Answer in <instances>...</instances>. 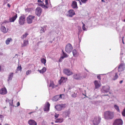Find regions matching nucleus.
<instances>
[{
	"mask_svg": "<svg viewBox=\"0 0 125 125\" xmlns=\"http://www.w3.org/2000/svg\"><path fill=\"white\" fill-rule=\"evenodd\" d=\"M12 39L11 38H8L6 41V43L7 45L9 44L10 42H12Z\"/></svg>",
	"mask_w": 125,
	"mask_h": 125,
	"instance_id": "29",
	"label": "nucleus"
},
{
	"mask_svg": "<svg viewBox=\"0 0 125 125\" xmlns=\"http://www.w3.org/2000/svg\"><path fill=\"white\" fill-rule=\"evenodd\" d=\"M31 72V70H30L27 71L26 72V74L27 75H28L30 74Z\"/></svg>",
	"mask_w": 125,
	"mask_h": 125,
	"instance_id": "38",
	"label": "nucleus"
},
{
	"mask_svg": "<svg viewBox=\"0 0 125 125\" xmlns=\"http://www.w3.org/2000/svg\"><path fill=\"white\" fill-rule=\"evenodd\" d=\"M103 89L104 93H107L109 92L110 87L108 85H106L103 87L102 89Z\"/></svg>",
	"mask_w": 125,
	"mask_h": 125,
	"instance_id": "13",
	"label": "nucleus"
},
{
	"mask_svg": "<svg viewBox=\"0 0 125 125\" xmlns=\"http://www.w3.org/2000/svg\"><path fill=\"white\" fill-rule=\"evenodd\" d=\"M46 69L45 67H44L41 70H38V71H39L40 73H43L46 72Z\"/></svg>",
	"mask_w": 125,
	"mask_h": 125,
	"instance_id": "28",
	"label": "nucleus"
},
{
	"mask_svg": "<svg viewBox=\"0 0 125 125\" xmlns=\"http://www.w3.org/2000/svg\"><path fill=\"white\" fill-rule=\"evenodd\" d=\"M72 96L74 97H76V94H75V93H74L72 95Z\"/></svg>",
	"mask_w": 125,
	"mask_h": 125,
	"instance_id": "43",
	"label": "nucleus"
},
{
	"mask_svg": "<svg viewBox=\"0 0 125 125\" xmlns=\"http://www.w3.org/2000/svg\"><path fill=\"white\" fill-rule=\"evenodd\" d=\"M95 87L96 88H99L100 86V85L99 83L97 81H95L94 82Z\"/></svg>",
	"mask_w": 125,
	"mask_h": 125,
	"instance_id": "27",
	"label": "nucleus"
},
{
	"mask_svg": "<svg viewBox=\"0 0 125 125\" xmlns=\"http://www.w3.org/2000/svg\"><path fill=\"white\" fill-rule=\"evenodd\" d=\"M13 100H12V102H11V103H10V104L11 105H12V104H13Z\"/></svg>",
	"mask_w": 125,
	"mask_h": 125,
	"instance_id": "48",
	"label": "nucleus"
},
{
	"mask_svg": "<svg viewBox=\"0 0 125 125\" xmlns=\"http://www.w3.org/2000/svg\"><path fill=\"white\" fill-rule=\"evenodd\" d=\"M68 112H65V114H66V113L68 114Z\"/></svg>",
	"mask_w": 125,
	"mask_h": 125,
	"instance_id": "58",
	"label": "nucleus"
},
{
	"mask_svg": "<svg viewBox=\"0 0 125 125\" xmlns=\"http://www.w3.org/2000/svg\"><path fill=\"white\" fill-rule=\"evenodd\" d=\"M3 117V116L2 115H0V118H2Z\"/></svg>",
	"mask_w": 125,
	"mask_h": 125,
	"instance_id": "49",
	"label": "nucleus"
},
{
	"mask_svg": "<svg viewBox=\"0 0 125 125\" xmlns=\"http://www.w3.org/2000/svg\"><path fill=\"white\" fill-rule=\"evenodd\" d=\"M28 123L30 125H37L36 122L34 120H30L28 121Z\"/></svg>",
	"mask_w": 125,
	"mask_h": 125,
	"instance_id": "17",
	"label": "nucleus"
},
{
	"mask_svg": "<svg viewBox=\"0 0 125 125\" xmlns=\"http://www.w3.org/2000/svg\"><path fill=\"white\" fill-rule=\"evenodd\" d=\"M7 6L9 7H10V5L9 3L7 4Z\"/></svg>",
	"mask_w": 125,
	"mask_h": 125,
	"instance_id": "50",
	"label": "nucleus"
},
{
	"mask_svg": "<svg viewBox=\"0 0 125 125\" xmlns=\"http://www.w3.org/2000/svg\"><path fill=\"white\" fill-rule=\"evenodd\" d=\"M17 17V15L16 14L15 15L10 19V22H13L16 19Z\"/></svg>",
	"mask_w": 125,
	"mask_h": 125,
	"instance_id": "20",
	"label": "nucleus"
},
{
	"mask_svg": "<svg viewBox=\"0 0 125 125\" xmlns=\"http://www.w3.org/2000/svg\"><path fill=\"white\" fill-rule=\"evenodd\" d=\"M28 34V33L27 32L26 33L24 34H23L22 36L21 37V38L23 39H24V38H26Z\"/></svg>",
	"mask_w": 125,
	"mask_h": 125,
	"instance_id": "33",
	"label": "nucleus"
},
{
	"mask_svg": "<svg viewBox=\"0 0 125 125\" xmlns=\"http://www.w3.org/2000/svg\"><path fill=\"white\" fill-rule=\"evenodd\" d=\"M122 40H123V43L124 44V42H123V39H122Z\"/></svg>",
	"mask_w": 125,
	"mask_h": 125,
	"instance_id": "60",
	"label": "nucleus"
},
{
	"mask_svg": "<svg viewBox=\"0 0 125 125\" xmlns=\"http://www.w3.org/2000/svg\"><path fill=\"white\" fill-rule=\"evenodd\" d=\"M71 6L73 9L78 8L77 2L75 1H73L71 4Z\"/></svg>",
	"mask_w": 125,
	"mask_h": 125,
	"instance_id": "16",
	"label": "nucleus"
},
{
	"mask_svg": "<svg viewBox=\"0 0 125 125\" xmlns=\"http://www.w3.org/2000/svg\"><path fill=\"white\" fill-rule=\"evenodd\" d=\"M7 90L5 87L0 89V94H1L3 95L6 94H7Z\"/></svg>",
	"mask_w": 125,
	"mask_h": 125,
	"instance_id": "12",
	"label": "nucleus"
},
{
	"mask_svg": "<svg viewBox=\"0 0 125 125\" xmlns=\"http://www.w3.org/2000/svg\"><path fill=\"white\" fill-rule=\"evenodd\" d=\"M123 122L122 119H116L113 124V125H122Z\"/></svg>",
	"mask_w": 125,
	"mask_h": 125,
	"instance_id": "7",
	"label": "nucleus"
},
{
	"mask_svg": "<svg viewBox=\"0 0 125 125\" xmlns=\"http://www.w3.org/2000/svg\"><path fill=\"white\" fill-rule=\"evenodd\" d=\"M82 23L83 24V25L82 27V28L83 30H85L86 29L85 27V24L83 23V22H82Z\"/></svg>",
	"mask_w": 125,
	"mask_h": 125,
	"instance_id": "41",
	"label": "nucleus"
},
{
	"mask_svg": "<svg viewBox=\"0 0 125 125\" xmlns=\"http://www.w3.org/2000/svg\"><path fill=\"white\" fill-rule=\"evenodd\" d=\"M42 12L41 8L40 7H38L36 8L35 10V13L38 16H40Z\"/></svg>",
	"mask_w": 125,
	"mask_h": 125,
	"instance_id": "8",
	"label": "nucleus"
},
{
	"mask_svg": "<svg viewBox=\"0 0 125 125\" xmlns=\"http://www.w3.org/2000/svg\"><path fill=\"white\" fill-rule=\"evenodd\" d=\"M59 115V114H57L56 113H55L54 115V117L56 118L58 117Z\"/></svg>",
	"mask_w": 125,
	"mask_h": 125,
	"instance_id": "42",
	"label": "nucleus"
},
{
	"mask_svg": "<svg viewBox=\"0 0 125 125\" xmlns=\"http://www.w3.org/2000/svg\"><path fill=\"white\" fill-rule=\"evenodd\" d=\"M86 70L88 72V71H87V70Z\"/></svg>",
	"mask_w": 125,
	"mask_h": 125,
	"instance_id": "63",
	"label": "nucleus"
},
{
	"mask_svg": "<svg viewBox=\"0 0 125 125\" xmlns=\"http://www.w3.org/2000/svg\"><path fill=\"white\" fill-rule=\"evenodd\" d=\"M72 52L73 56L75 57H77L79 55L78 53L75 49L73 50Z\"/></svg>",
	"mask_w": 125,
	"mask_h": 125,
	"instance_id": "21",
	"label": "nucleus"
},
{
	"mask_svg": "<svg viewBox=\"0 0 125 125\" xmlns=\"http://www.w3.org/2000/svg\"><path fill=\"white\" fill-rule=\"evenodd\" d=\"M73 78L76 80H79L81 79L82 77L80 73L74 74L73 76Z\"/></svg>",
	"mask_w": 125,
	"mask_h": 125,
	"instance_id": "11",
	"label": "nucleus"
},
{
	"mask_svg": "<svg viewBox=\"0 0 125 125\" xmlns=\"http://www.w3.org/2000/svg\"><path fill=\"white\" fill-rule=\"evenodd\" d=\"M101 119V118L99 116L95 117L93 120V123L94 125H98L100 123Z\"/></svg>",
	"mask_w": 125,
	"mask_h": 125,
	"instance_id": "3",
	"label": "nucleus"
},
{
	"mask_svg": "<svg viewBox=\"0 0 125 125\" xmlns=\"http://www.w3.org/2000/svg\"><path fill=\"white\" fill-rule=\"evenodd\" d=\"M49 0H45V5L44 4H43V5H42H42H41V6L43 8H48V1Z\"/></svg>",
	"mask_w": 125,
	"mask_h": 125,
	"instance_id": "18",
	"label": "nucleus"
},
{
	"mask_svg": "<svg viewBox=\"0 0 125 125\" xmlns=\"http://www.w3.org/2000/svg\"><path fill=\"white\" fill-rule=\"evenodd\" d=\"M69 16L72 17L73 15L75 14V13L74 10H70L68 11Z\"/></svg>",
	"mask_w": 125,
	"mask_h": 125,
	"instance_id": "15",
	"label": "nucleus"
},
{
	"mask_svg": "<svg viewBox=\"0 0 125 125\" xmlns=\"http://www.w3.org/2000/svg\"><path fill=\"white\" fill-rule=\"evenodd\" d=\"M16 70L17 71H21L22 70V68L21 65H18V67L17 68V69Z\"/></svg>",
	"mask_w": 125,
	"mask_h": 125,
	"instance_id": "35",
	"label": "nucleus"
},
{
	"mask_svg": "<svg viewBox=\"0 0 125 125\" xmlns=\"http://www.w3.org/2000/svg\"><path fill=\"white\" fill-rule=\"evenodd\" d=\"M41 31H42V32H44V29L43 28H42L41 29Z\"/></svg>",
	"mask_w": 125,
	"mask_h": 125,
	"instance_id": "47",
	"label": "nucleus"
},
{
	"mask_svg": "<svg viewBox=\"0 0 125 125\" xmlns=\"http://www.w3.org/2000/svg\"><path fill=\"white\" fill-rule=\"evenodd\" d=\"M79 2H80V5H82V3H81V1H79Z\"/></svg>",
	"mask_w": 125,
	"mask_h": 125,
	"instance_id": "56",
	"label": "nucleus"
},
{
	"mask_svg": "<svg viewBox=\"0 0 125 125\" xmlns=\"http://www.w3.org/2000/svg\"><path fill=\"white\" fill-rule=\"evenodd\" d=\"M61 94L60 95H58L54 96L52 98V100L54 101H56L58 100L60 98H61Z\"/></svg>",
	"mask_w": 125,
	"mask_h": 125,
	"instance_id": "14",
	"label": "nucleus"
},
{
	"mask_svg": "<svg viewBox=\"0 0 125 125\" xmlns=\"http://www.w3.org/2000/svg\"><path fill=\"white\" fill-rule=\"evenodd\" d=\"M33 112H30L28 114H29L30 115V114H31L32 113H33Z\"/></svg>",
	"mask_w": 125,
	"mask_h": 125,
	"instance_id": "52",
	"label": "nucleus"
},
{
	"mask_svg": "<svg viewBox=\"0 0 125 125\" xmlns=\"http://www.w3.org/2000/svg\"><path fill=\"white\" fill-rule=\"evenodd\" d=\"M104 118L106 120H110L113 118L114 117V113L109 111L105 112L104 114Z\"/></svg>",
	"mask_w": 125,
	"mask_h": 125,
	"instance_id": "1",
	"label": "nucleus"
},
{
	"mask_svg": "<svg viewBox=\"0 0 125 125\" xmlns=\"http://www.w3.org/2000/svg\"><path fill=\"white\" fill-rule=\"evenodd\" d=\"M0 30L2 32L4 33H6L7 32V31L6 30V28L3 26H2L1 27Z\"/></svg>",
	"mask_w": 125,
	"mask_h": 125,
	"instance_id": "25",
	"label": "nucleus"
},
{
	"mask_svg": "<svg viewBox=\"0 0 125 125\" xmlns=\"http://www.w3.org/2000/svg\"><path fill=\"white\" fill-rule=\"evenodd\" d=\"M62 55L61 57V59H63L64 58L67 57L68 56V55L66 53H65L62 50Z\"/></svg>",
	"mask_w": 125,
	"mask_h": 125,
	"instance_id": "19",
	"label": "nucleus"
},
{
	"mask_svg": "<svg viewBox=\"0 0 125 125\" xmlns=\"http://www.w3.org/2000/svg\"><path fill=\"white\" fill-rule=\"evenodd\" d=\"M77 0V1H80V0Z\"/></svg>",
	"mask_w": 125,
	"mask_h": 125,
	"instance_id": "61",
	"label": "nucleus"
},
{
	"mask_svg": "<svg viewBox=\"0 0 125 125\" xmlns=\"http://www.w3.org/2000/svg\"><path fill=\"white\" fill-rule=\"evenodd\" d=\"M83 3H85L88 0H80Z\"/></svg>",
	"mask_w": 125,
	"mask_h": 125,
	"instance_id": "40",
	"label": "nucleus"
},
{
	"mask_svg": "<svg viewBox=\"0 0 125 125\" xmlns=\"http://www.w3.org/2000/svg\"><path fill=\"white\" fill-rule=\"evenodd\" d=\"M66 81V80H65V78L63 77H61L59 81V84H61L62 83L65 82Z\"/></svg>",
	"mask_w": 125,
	"mask_h": 125,
	"instance_id": "22",
	"label": "nucleus"
},
{
	"mask_svg": "<svg viewBox=\"0 0 125 125\" xmlns=\"http://www.w3.org/2000/svg\"><path fill=\"white\" fill-rule=\"evenodd\" d=\"M66 79H67V78H66Z\"/></svg>",
	"mask_w": 125,
	"mask_h": 125,
	"instance_id": "64",
	"label": "nucleus"
},
{
	"mask_svg": "<svg viewBox=\"0 0 125 125\" xmlns=\"http://www.w3.org/2000/svg\"><path fill=\"white\" fill-rule=\"evenodd\" d=\"M97 78L98 79L101 80V77L100 75H98L97 76Z\"/></svg>",
	"mask_w": 125,
	"mask_h": 125,
	"instance_id": "45",
	"label": "nucleus"
},
{
	"mask_svg": "<svg viewBox=\"0 0 125 125\" xmlns=\"http://www.w3.org/2000/svg\"><path fill=\"white\" fill-rule=\"evenodd\" d=\"M55 108L58 111H60L61 110V106L60 104L57 105H56L55 106Z\"/></svg>",
	"mask_w": 125,
	"mask_h": 125,
	"instance_id": "30",
	"label": "nucleus"
},
{
	"mask_svg": "<svg viewBox=\"0 0 125 125\" xmlns=\"http://www.w3.org/2000/svg\"><path fill=\"white\" fill-rule=\"evenodd\" d=\"M54 85H55L54 83L53 82L51 81L50 83L49 87H52V88H53L55 87Z\"/></svg>",
	"mask_w": 125,
	"mask_h": 125,
	"instance_id": "31",
	"label": "nucleus"
},
{
	"mask_svg": "<svg viewBox=\"0 0 125 125\" xmlns=\"http://www.w3.org/2000/svg\"><path fill=\"white\" fill-rule=\"evenodd\" d=\"M114 106L115 108L116 109L117 111V112H120V111L119 107L116 104Z\"/></svg>",
	"mask_w": 125,
	"mask_h": 125,
	"instance_id": "32",
	"label": "nucleus"
},
{
	"mask_svg": "<svg viewBox=\"0 0 125 125\" xmlns=\"http://www.w3.org/2000/svg\"><path fill=\"white\" fill-rule=\"evenodd\" d=\"M118 78V75L117 73H115V75L113 79V80H115L117 79Z\"/></svg>",
	"mask_w": 125,
	"mask_h": 125,
	"instance_id": "36",
	"label": "nucleus"
},
{
	"mask_svg": "<svg viewBox=\"0 0 125 125\" xmlns=\"http://www.w3.org/2000/svg\"><path fill=\"white\" fill-rule=\"evenodd\" d=\"M102 77H104L106 78L107 76L106 75V74H102Z\"/></svg>",
	"mask_w": 125,
	"mask_h": 125,
	"instance_id": "44",
	"label": "nucleus"
},
{
	"mask_svg": "<svg viewBox=\"0 0 125 125\" xmlns=\"http://www.w3.org/2000/svg\"><path fill=\"white\" fill-rule=\"evenodd\" d=\"M4 1V4L6 3V2H5V0Z\"/></svg>",
	"mask_w": 125,
	"mask_h": 125,
	"instance_id": "59",
	"label": "nucleus"
},
{
	"mask_svg": "<svg viewBox=\"0 0 125 125\" xmlns=\"http://www.w3.org/2000/svg\"><path fill=\"white\" fill-rule=\"evenodd\" d=\"M38 2H40L41 1V0H38Z\"/></svg>",
	"mask_w": 125,
	"mask_h": 125,
	"instance_id": "54",
	"label": "nucleus"
},
{
	"mask_svg": "<svg viewBox=\"0 0 125 125\" xmlns=\"http://www.w3.org/2000/svg\"><path fill=\"white\" fill-rule=\"evenodd\" d=\"M102 2H105V1L104 0H102Z\"/></svg>",
	"mask_w": 125,
	"mask_h": 125,
	"instance_id": "53",
	"label": "nucleus"
},
{
	"mask_svg": "<svg viewBox=\"0 0 125 125\" xmlns=\"http://www.w3.org/2000/svg\"><path fill=\"white\" fill-rule=\"evenodd\" d=\"M35 17L31 15H29L27 18V23L31 24L32 23L34 20Z\"/></svg>",
	"mask_w": 125,
	"mask_h": 125,
	"instance_id": "4",
	"label": "nucleus"
},
{
	"mask_svg": "<svg viewBox=\"0 0 125 125\" xmlns=\"http://www.w3.org/2000/svg\"><path fill=\"white\" fill-rule=\"evenodd\" d=\"M63 72L65 74L68 76H70L73 74L72 71H70L69 70L64 69L63 70Z\"/></svg>",
	"mask_w": 125,
	"mask_h": 125,
	"instance_id": "10",
	"label": "nucleus"
},
{
	"mask_svg": "<svg viewBox=\"0 0 125 125\" xmlns=\"http://www.w3.org/2000/svg\"><path fill=\"white\" fill-rule=\"evenodd\" d=\"M50 104L48 102H47L45 104L43 108L44 111L48 112L50 110Z\"/></svg>",
	"mask_w": 125,
	"mask_h": 125,
	"instance_id": "5",
	"label": "nucleus"
},
{
	"mask_svg": "<svg viewBox=\"0 0 125 125\" xmlns=\"http://www.w3.org/2000/svg\"><path fill=\"white\" fill-rule=\"evenodd\" d=\"M29 42L28 40H24L23 41V44L21 45V47H23L27 46Z\"/></svg>",
	"mask_w": 125,
	"mask_h": 125,
	"instance_id": "24",
	"label": "nucleus"
},
{
	"mask_svg": "<svg viewBox=\"0 0 125 125\" xmlns=\"http://www.w3.org/2000/svg\"><path fill=\"white\" fill-rule=\"evenodd\" d=\"M17 106H18L20 105V103L19 102H18L17 104Z\"/></svg>",
	"mask_w": 125,
	"mask_h": 125,
	"instance_id": "46",
	"label": "nucleus"
},
{
	"mask_svg": "<svg viewBox=\"0 0 125 125\" xmlns=\"http://www.w3.org/2000/svg\"><path fill=\"white\" fill-rule=\"evenodd\" d=\"M123 82V81L121 80L120 82L119 83H120L121 84V83H122Z\"/></svg>",
	"mask_w": 125,
	"mask_h": 125,
	"instance_id": "51",
	"label": "nucleus"
},
{
	"mask_svg": "<svg viewBox=\"0 0 125 125\" xmlns=\"http://www.w3.org/2000/svg\"><path fill=\"white\" fill-rule=\"evenodd\" d=\"M1 66L0 65V71L1 70Z\"/></svg>",
	"mask_w": 125,
	"mask_h": 125,
	"instance_id": "57",
	"label": "nucleus"
},
{
	"mask_svg": "<svg viewBox=\"0 0 125 125\" xmlns=\"http://www.w3.org/2000/svg\"><path fill=\"white\" fill-rule=\"evenodd\" d=\"M60 105L61 106V109L62 108H64L65 107L66 104H60Z\"/></svg>",
	"mask_w": 125,
	"mask_h": 125,
	"instance_id": "37",
	"label": "nucleus"
},
{
	"mask_svg": "<svg viewBox=\"0 0 125 125\" xmlns=\"http://www.w3.org/2000/svg\"><path fill=\"white\" fill-rule=\"evenodd\" d=\"M125 68V64L124 63H121L118 67V71L119 72L123 71Z\"/></svg>",
	"mask_w": 125,
	"mask_h": 125,
	"instance_id": "9",
	"label": "nucleus"
},
{
	"mask_svg": "<svg viewBox=\"0 0 125 125\" xmlns=\"http://www.w3.org/2000/svg\"><path fill=\"white\" fill-rule=\"evenodd\" d=\"M73 49V47L71 44L70 43H68L65 47V51L67 53H69L71 52Z\"/></svg>",
	"mask_w": 125,
	"mask_h": 125,
	"instance_id": "2",
	"label": "nucleus"
},
{
	"mask_svg": "<svg viewBox=\"0 0 125 125\" xmlns=\"http://www.w3.org/2000/svg\"><path fill=\"white\" fill-rule=\"evenodd\" d=\"M122 114L123 116L125 117V108L123 109L122 112Z\"/></svg>",
	"mask_w": 125,
	"mask_h": 125,
	"instance_id": "39",
	"label": "nucleus"
},
{
	"mask_svg": "<svg viewBox=\"0 0 125 125\" xmlns=\"http://www.w3.org/2000/svg\"><path fill=\"white\" fill-rule=\"evenodd\" d=\"M124 21L125 22V20H124Z\"/></svg>",
	"mask_w": 125,
	"mask_h": 125,
	"instance_id": "62",
	"label": "nucleus"
},
{
	"mask_svg": "<svg viewBox=\"0 0 125 125\" xmlns=\"http://www.w3.org/2000/svg\"><path fill=\"white\" fill-rule=\"evenodd\" d=\"M55 122L56 123H61L63 122V118L58 119L55 118Z\"/></svg>",
	"mask_w": 125,
	"mask_h": 125,
	"instance_id": "23",
	"label": "nucleus"
},
{
	"mask_svg": "<svg viewBox=\"0 0 125 125\" xmlns=\"http://www.w3.org/2000/svg\"><path fill=\"white\" fill-rule=\"evenodd\" d=\"M13 73H10L8 77V81L12 80V78L13 77Z\"/></svg>",
	"mask_w": 125,
	"mask_h": 125,
	"instance_id": "26",
	"label": "nucleus"
},
{
	"mask_svg": "<svg viewBox=\"0 0 125 125\" xmlns=\"http://www.w3.org/2000/svg\"><path fill=\"white\" fill-rule=\"evenodd\" d=\"M25 16L23 15H21L19 18V24L21 25L24 24L25 23Z\"/></svg>",
	"mask_w": 125,
	"mask_h": 125,
	"instance_id": "6",
	"label": "nucleus"
},
{
	"mask_svg": "<svg viewBox=\"0 0 125 125\" xmlns=\"http://www.w3.org/2000/svg\"><path fill=\"white\" fill-rule=\"evenodd\" d=\"M102 96H108V95H107V94H106V95H102Z\"/></svg>",
	"mask_w": 125,
	"mask_h": 125,
	"instance_id": "55",
	"label": "nucleus"
},
{
	"mask_svg": "<svg viewBox=\"0 0 125 125\" xmlns=\"http://www.w3.org/2000/svg\"><path fill=\"white\" fill-rule=\"evenodd\" d=\"M41 61L42 63L45 65L46 62V60L45 59L43 58H42L41 59Z\"/></svg>",
	"mask_w": 125,
	"mask_h": 125,
	"instance_id": "34",
	"label": "nucleus"
}]
</instances>
